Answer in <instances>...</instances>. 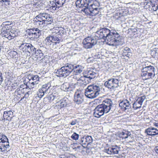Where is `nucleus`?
<instances>
[{"mask_svg":"<svg viewBox=\"0 0 158 158\" xmlns=\"http://www.w3.org/2000/svg\"><path fill=\"white\" fill-rule=\"evenodd\" d=\"M19 49L24 52L27 54L33 55L34 53L35 47L31 44L26 43H23L19 47Z\"/></svg>","mask_w":158,"mask_h":158,"instance_id":"nucleus-8","label":"nucleus"},{"mask_svg":"<svg viewBox=\"0 0 158 158\" xmlns=\"http://www.w3.org/2000/svg\"><path fill=\"white\" fill-rule=\"evenodd\" d=\"M3 25L5 26L4 27H8V26L11 24V22L9 21H6L3 23Z\"/></svg>","mask_w":158,"mask_h":158,"instance_id":"nucleus-47","label":"nucleus"},{"mask_svg":"<svg viewBox=\"0 0 158 158\" xmlns=\"http://www.w3.org/2000/svg\"><path fill=\"white\" fill-rule=\"evenodd\" d=\"M97 38L95 35L88 36L85 38L82 42L83 47L86 49L92 48L97 44Z\"/></svg>","mask_w":158,"mask_h":158,"instance_id":"nucleus-6","label":"nucleus"},{"mask_svg":"<svg viewBox=\"0 0 158 158\" xmlns=\"http://www.w3.org/2000/svg\"><path fill=\"white\" fill-rule=\"evenodd\" d=\"M67 0H55V2L58 5V7H61L64 4Z\"/></svg>","mask_w":158,"mask_h":158,"instance_id":"nucleus-42","label":"nucleus"},{"mask_svg":"<svg viewBox=\"0 0 158 158\" xmlns=\"http://www.w3.org/2000/svg\"><path fill=\"white\" fill-rule=\"evenodd\" d=\"M145 133L149 136H153L158 134V130L155 127H150L145 130Z\"/></svg>","mask_w":158,"mask_h":158,"instance_id":"nucleus-18","label":"nucleus"},{"mask_svg":"<svg viewBox=\"0 0 158 158\" xmlns=\"http://www.w3.org/2000/svg\"><path fill=\"white\" fill-rule=\"evenodd\" d=\"M50 100L52 101L55 100L56 101L60 98V96L58 93L56 91H54L52 92L49 97Z\"/></svg>","mask_w":158,"mask_h":158,"instance_id":"nucleus-25","label":"nucleus"},{"mask_svg":"<svg viewBox=\"0 0 158 158\" xmlns=\"http://www.w3.org/2000/svg\"><path fill=\"white\" fill-rule=\"evenodd\" d=\"M13 116V113L11 110L6 111L3 112V117L4 119L6 120L10 121Z\"/></svg>","mask_w":158,"mask_h":158,"instance_id":"nucleus-22","label":"nucleus"},{"mask_svg":"<svg viewBox=\"0 0 158 158\" xmlns=\"http://www.w3.org/2000/svg\"><path fill=\"white\" fill-rule=\"evenodd\" d=\"M34 53L33 55H35V56L38 60H41L44 57V56L42 51L40 49H37L35 48Z\"/></svg>","mask_w":158,"mask_h":158,"instance_id":"nucleus-21","label":"nucleus"},{"mask_svg":"<svg viewBox=\"0 0 158 158\" xmlns=\"http://www.w3.org/2000/svg\"><path fill=\"white\" fill-rule=\"evenodd\" d=\"M100 91V89L99 86L92 85H89L86 89L85 94L87 97L92 99L98 96Z\"/></svg>","mask_w":158,"mask_h":158,"instance_id":"nucleus-4","label":"nucleus"},{"mask_svg":"<svg viewBox=\"0 0 158 158\" xmlns=\"http://www.w3.org/2000/svg\"><path fill=\"white\" fill-rule=\"evenodd\" d=\"M68 100L66 98H64L60 101V106L61 108L67 106L68 105Z\"/></svg>","mask_w":158,"mask_h":158,"instance_id":"nucleus-30","label":"nucleus"},{"mask_svg":"<svg viewBox=\"0 0 158 158\" xmlns=\"http://www.w3.org/2000/svg\"><path fill=\"white\" fill-rule=\"evenodd\" d=\"M144 8L152 12L156 11L158 8V1L156 0H145L144 2Z\"/></svg>","mask_w":158,"mask_h":158,"instance_id":"nucleus-9","label":"nucleus"},{"mask_svg":"<svg viewBox=\"0 0 158 158\" xmlns=\"http://www.w3.org/2000/svg\"><path fill=\"white\" fill-rule=\"evenodd\" d=\"M10 36L8 38V40H10L13 39L15 37L16 35V32L15 29H12L10 30H9Z\"/></svg>","mask_w":158,"mask_h":158,"instance_id":"nucleus-35","label":"nucleus"},{"mask_svg":"<svg viewBox=\"0 0 158 158\" xmlns=\"http://www.w3.org/2000/svg\"><path fill=\"white\" fill-rule=\"evenodd\" d=\"M155 70L153 66L150 65L146 66L142 69L141 75L142 77H145L146 79H150L155 76Z\"/></svg>","mask_w":158,"mask_h":158,"instance_id":"nucleus-7","label":"nucleus"},{"mask_svg":"<svg viewBox=\"0 0 158 158\" xmlns=\"http://www.w3.org/2000/svg\"><path fill=\"white\" fill-rule=\"evenodd\" d=\"M84 96L81 93L76 92L74 95V101L77 104H81L84 101Z\"/></svg>","mask_w":158,"mask_h":158,"instance_id":"nucleus-16","label":"nucleus"},{"mask_svg":"<svg viewBox=\"0 0 158 158\" xmlns=\"http://www.w3.org/2000/svg\"><path fill=\"white\" fill-rule=\"evenodd\" d=\"M28 79L29 80L28 81H27V83L26 86V88H27V87L28 88L29 87V86L30 85H31L32 86H31V87H32V86H33L34 85H35V83L33 81V80L30 78H29L28 77Z\"/></svg>","mask_w":158,"mask_h":158,"instance_id":"nucleus-40","label":"nucleus"},{"mask_svg":"<svg viewBox=\"0 0 158 158\" xmlns=\"http://www.w3.org/2000/svg\"><path fill=\"white\" fill-rule=\"evenodd\" d=\"M36 28H34L30 29H28L27 31V32L28 34V35H29L30 37H31L32 35L34 34L35 32L36 31V30H35L34 29H36Z\"/></svg>","mask_w":158,"mask_h":158,"instance_id":"nucleus-43","label":"nucleus"},{"mask_svg":"<svg viewBox=\"0 0 158 158\" xmlns=\"http://www.w3.org/2000/svg\"><path fill=\"white\" fill-rule=\"evenodd\" d=\"M9 147L8 139L3 133H0V149L2 151L6 150Z\"/></svg>","mask_w":158,"mask_h":158,"instance_id":"nucleus-13","label":"nucleus"},{"mask_svg":"<svg viewBox=\"0 0 158 158\" xmlns=\"http://www.w3.org/2000/svg\"><path fill=\"white\" fill-rule=\"evenodd\" d=\"M112 105V102L110 99H107L103 101L101 104L98 105L94 109V116L97 118H100L104 113H108Z\"/></svg>","mask_w":158,"mask_h":158,"instance_id":"nucleus-3","label":"nucleus"},{"mask_svg":"<svg viewBox=\"0 0 158 158\" xmlns=\"http://www.w3.org/2000/svg\"><path fill=\"white\" fill-rule=\"evenodd\" d=\"M120 147L117 145L112 146L111 147L104 149V152L110 155L118 154L120 150Z\"/></svg>","mask_w":158,"mask_h":158,"instance_id":"nucleus-15","label":"nucleus"},{"mask_svg":"<svg viewBox=\"0 0 158 158\" xmlns=\"http://www.w3.org/2000/svg\"><path fill=\"white\" fill-rule=\"evenodd\" d=\"M75 4L79 8L85 7L81 11L87 15L95 16L99 11L100 3L96 0H77Z\"/></svg>","mask_w":158,"mask_h":158,"instance_id":"nucleus-2","label":"nucleus"},{"mask_svg":"<svg viewBox=\"0 0 158 158\" xmlns=\"http://www.w3.org/2000/svg\"><path fill=\"white\" fill-rule=\"evenodd\" d=\"M145 96H142L139 97L137 99L136 101L141 106L143 102L145 99Z\"/></svg>","mask_w":158,"mask_h":158,"instance_id":"nucleus-41","label":"nucleus"},{"mask_svg":"<svg viewBox=\"0 0 158 158\" xmlns=\"http://www.w3.org/2000/svg\"><path fill=\"white\" fill-rule=\"evenodd\" d=\"M93 138L91 136L87 135L86 136H84L81 138V139L78 142L79 144L81 145H85V146H88L90 143H92Z\"/></svg>","mask_w":158,"mask_h":158,"instance_id":"nucleus-14","label":"nucleus"},{"mask_svg":"<svg viewBox=\"0 0 158 158\" xmlns=\"http://www.w3.org/2000/svg\"><path fill=\"white\" fill-rule=\"evenodd\" d=\"M157 50H158V49L155 48L154 49V51L156 52V53H157L156 52L157 51Z\"/></svg>","mask_w":158,"mask_h":158,"instance_id":"nucleus-55","label":"nucleus"},{"mask_svg":"<svg viewBox=\"0 0 158 158\" xmlns=\"http://www.w3.org/2000/svg\"><path fill=\"white\" fill-rule=\"evenodd\" d=\"M3 80V77L2 76V74L0 71V85L1 84Z\"/></svg>","mask_w":158,"mask_h":158,"instance_id":"nucleus-49","label":"nucleus"},{"mask_svg":"<svg viewBox=\"0 0 158 158\" xmlns=\"http://www.w3.org/2000/svg\"><path fill=\"white\" fill-rule=\"evenodd\" d=\"M6 73H7L8 74V75H9L10 73H9V72H8Z\"/></svg>","mask_w":158,"mask_h":158,"instance_id":"nucleus-60","label":"nucleus"},{"mask_svg":"<svg viewBox=\"0 0 158 158\" xmlns=\"http://www.w3.org/2000/svg\"><path fill=\"white\" fill-rule=\"evenodd\" d=\"M79 135L76 132H74L71 136V138L73 140H77L79 139Z\"/></svg>","mask_w":158,"mask_h":158,"instance_id":"nucleus-44","label":"nucleus"},{"mask_svg":"<svg viewBox=\"0 0 158 158\" xmlns=\"http://www.w3.org/2000/svg\"><path fill=\"white\" fill-rule=\"evenodd\" d=\"M8 57L12 58H18V55L17 53L15 51H11L8 53Z\"/></svg>","mask_w":158,"mask_h":158,"instance_id":"nucleus-31","label":"nucleus"},{"mask_svg":"<svg viewBox=\"0 0 158 158\" xmlns=\"http://www.w3.org/2000/svg\"><path fill=\"white\" fill-rule=\"evenodd\" d=\"M131 135L130 132L125 131L120 133L119 135L121 138L123 139L127 138L128 136H130Z\"/></svg>","mask_w":158,"mask_h":158,"instance_id":"nucleus-33","label":"nucleus"},{"mask_svg":"<svg viewBox=\"0 0 158 158\" xmlns=\"http://www.w3.org/2000/svg\"><path fill=\"white\" fill-rule=\"evenodd\" d=\"M77 122V120L76 119H74V120L72 121L70 124L72 125H74L76 124Z\"/></svg>","mask_w":158,"mask_h":158,"instance_id":"nucleus-50","label":"nucleus"},{"mask_svg":"<svg viewBox=\"0 0 158 158\" xmlns=\"http://www.w3.org/2000/svg\"><path fill=\"white\" fill-rule=\"evenodd\" d=\"M58 5L56 2H50L47 7L48 8V10H51V12H53L55 10H57L60 7L58 6Z\"/></svg>","mask_w":158,"mask_h":158,"instance_id":"nucleus-23","label":"nucleus"},{"mask_svg":"<svg viewBox=\"0 0 158 158\" xmlns=\"http://www.w3.org/2000/svg\"><path fill=\"white\" fill-rule=\"evenodd\" d=\"M122 51V55L123 56L129 58L132 56L131 50L128 47H126L123 48Z\"/></svg>","mask_w":158,"mask_h":158,"instance_id":"nucleus-20","label":"nucleus"},{"mask_svg":"<svg viewBox=\"0 0 158 158\" xmlns=\"http://www.w3.org/2000/svg\"><path fill=\"white\" fill-rule=\"evenodd\" d=\"M34 5H35V6H36V5L38 6V5L37 4V2H35V4H34Z\"/></svg>","mask_w":158,"mask_h":158,"instance_id":"nucleus-58","label":"nucleus"},{"mask_svg":"<svg viewBox=\"0 0 158 158\" xmlns=\"http://www.w3.org/2000/svg\"><path fill=\"white\" fill-rule=\"evenodd\" d=\"M29 78L32 79L35 85L39 83V77L38 75H32L29 76Z\"/></svg>","mask_w":158,"mask_h":158,"instance_id":"nucleus-32","label":"nucleus"},{"mask_svg":"<svg viewBox=\"0 0 158 158\" xmlns=\"http://www.w3.org/2000/svg\"><path fill=\"white\" fill-rule=\"evenodd\" d=\"M70 157H71V158H76V157L73 156H71Z\"/></svg>","mask_w":158,"mask_h":158,"instance_id":"nucleus-56","label":"nucleus"},{"mask_svg":"<svg viewBox=\"0 0 158 158\" xmlns=\"http://www.w3.org/2000/svg\"><path fill=\"white\" fill-rule=\"evenodd\" d=\"M112 82V84L113 85V87L114 89L116 88H117L118 86L119 81L116 78H111L110 79Z\"/></svg>","mask_w":158,"mask_h":158,"instance_id":"nucleus-37","label":"nucleus"},{"mask_svg":"<svg viewBox=\"0 0 158 158\" xmlns=\"http://www.w3.org/2000/svg\"><path fill=\"white\" fill-rule=\"evenodd\" d=\"M34 29L36 30V31L31 36L30 39L31 40H35V39H37L41 35V31L38 28H36V29Z\"/></svg>","mask_w":158,"mask_h":158,"instance_id":"nucleus-26","label":"nucleus"},{"mask_svg":"<svg viewBox=\"0 0 158 158\" xmlns=\"http://www.w3.org/2000/svg\"><path fill=\"white\" fill-rule=\"evenodd\" d=\"M72 68L73 64H67L57 70L56 76L59 77H66L72 72Z\"/></svg>","mask_w":158,"mask_h":158,"instance_id":"nucleus-5","label":"nucleus"},{"mask_svg":"<svg viewBox=\"0 0 158 158\" xmlns=\"http://www.w3.org/2000/svg\"><path fill=\"white\" fill-rule=\"evenodd\" d=\"M22 86H23V85H21V86H21V88H23V87Z\"/></svg>","mask_w":158,"mask_h":158,"instance_id":"nucleus-61","label":"nucleus"},{"mask_svg":"<svg viewBox=\"0 0 158 158\" xmlns=\"http://www.w3.org/2000/svg\"><path fill=\"white\" fill-rule=\"evenodd\" d=\"M153 125L155 127H158V122L153 123Z\"/></svg>","mask_w":158,"mask_h":158,"instance_id":"nucleus-53","label":"nucleus"},{"mask_svg":"<svg viewBox=\"0 0 158 158\" xmlns=\"http://www.w3.org/2000/svg\"><path fill=\"white\" fill-rule=\"evenodd\" d=\"M72 72L73 74L75 75H78L81 73L82 71L83 68L81 65H78L74 66L73 65Z\"/></svg>","mask_w":158,"mask_h":158,"instance_id":"nucleus-24","label":"nucleus"},{"mask_svg":"<svg viewBox=\"0 0 158 158\" xmlns=\"http://www.w3.org/2000/svg\"><path fill=\"white\" fill-rule=\"evenodd\" d=\"M51 87V83H48L42 85L41 88L39 89L37 93L38 97L41 98L45 94H47L50 92Z\"/></svg>","mask_w":158,"mask_h":158,"instance_id":"nucleus-11","label":"nucleus"},{"mask_svg":"<svg viewBox=\"0 0 158 158\" xmlns=\"http://www.w3.org/2000/svg\"><path fill=\"white\" fill-rule=\"evenodd\" d=\"M1 2H9L10 0H2Z\"/></svg>","mask_w":158,"mask_h":158,"instance_id":"nucleus-54","label":"nucleus"},{"mask_svg":"<svg viewBox=\"0 0 158 158\" xmlns=\"http://www.w3.org/2000/svg\"><path fill=\"white\" fill-rule=\"evenodd\" d=\"M60 37L57 36V35H50L47 37L45 40L46 44L47 45H56L60 42Z\"/></svg>","mask_w":158,"mask_h":158,"instance_id":"nucleus-10","label":"nucleus"},{"mask_svg":"<svg viewBox=\"0 0 158 158\" xmlns=\"http://www.w3.org/2000/svg\"><path fill=\"white\" fill-rule=\"evenodd\" d=\"M11 27V26L9 27H3L1 29V35L7 38L8 39V38L10 36L9 29Z\"/></svg>","mask_w":158,"mask_h":158,"instance_id":"nucleus-19","label":"nucleus"},{"mask_svg":"<svg viewBox=\"0 0 158 158\" xmlns=\"http://www.w3.org/2000/svg\"><path fill=\"white\" fill-rule=\"evenodd\" d=\"M22 93V91L20 90V88H17L16 90L15 94V95L17 96L18 95H20Z\"/></svg>","mask_w":158,"mask_h":158,"instance_id":"nucleus-45","label":"nucleus"},{"mask_svg":"<svg viewBox=\"0 0 158 158\" xmlns=\"http://www.w3.org/2000/svg\"><path fill=\"white\" fill-rule=\"evenodd\" d=\"M96 58V57L95 56V57L94 58L93 56L90 57L87 59V61L88 62H93L94 59Z\"/></svg>","mask_w":158,"mask_h":158,"instance_id":"nucleus-46","label":"nucleus"},{"mask_svg":"<svg viewBox=\"0 0 158 158\" xmlns=\"http://www.w3.org/2000/svg\"><path fill=\"white\" fill-rule=\"evenodd\" d=\"M65 31V30L64 28L60 27L57 30L56 34L57 35H60L61 36L64 35Z\"/></svg>","mask_w":158,"mask_h":158,"instance_id":"nucleus-39","label":"nucleus"},{"mask_svg":"<svg viewBox=\"0 0 158 158\" xmlns=\"http://www.w3.org/2000/svg\"><path fill=\"white\" fill-rule=\"evenodd\" d=\"M25 98V97H23V98H22L20 100V101H21L23 99H24V98Z\"/></svg>","mask_w":158,"mask_h":158,"instance_id":"nucleus-57","label":"nucleus"},{"mask_svg":"<svg viewBox=\"0 0 158 158\" xmlns=\"http://www.w3.org/2000/svg\"><path fill=\"white\" fill-rule=\"evenodd\" d=\"M154 151L158 155V146L155 147L154 149Z\"/></svg>","mask_w":158,"mask_h":158,"instance_id":"nucleus-52","label":"nucleus"},{"mask_svg":"<svg viewBox=\"0 0 158 158\" xmlns=\"http://www.w3.org/2000/svg\"><path fill=\"white\" fill-rule=\"evenodd\" d=\"M97 74L92 71H89L85 73L83 76L81 77V78L83 79L85 82V85L89 84L91 80L96 77Z\"/></svg>","mask_w":158,"mask_h":158,"instance_id":"nucleus-12","label":"nucleus"},{"mask_svg":"<svg viewBox=\"0 0 158 158\" xmlns=\"http://www.w3.org/2000/svg\"><path fill=\"white\" fill-rule=\"evenodd\" d=\"M61 90L65 91H68L72 90V88L70 86V85L68 83H65L61 86Z\"/></svg>","mask_w":158,"mask_h":158,"instance_id":"nucleus-27","label":"nucleus"},{"mask_svg":"<svg viewBox=\"0 0 158 158\" xmlns=\"http://www.w3.org/2000/svg\"><path fill=\"white\" fill-rule=\"evenodd\" d=\"M111 82L110 79H109L105 82L104 85L108 89H114L113 85L112 84V82Z\"/></svg>","mask_w":158,"mask_h":158,"instance_id":"nucleus-34","label":"nucleus"},{"mask_svg":"<svg viewBox=\"0 0 158 158\" xmlns=\"http://www.w3.org/2000/svg\"><path fill=\"white\" fill-rule=\"evenodd\" d=\"M35 24L39 27L42 28L44 26H46V22H45V20L40 21H37L34 22Z\"/></svg>","mask_w":158,"mask_h":158,"instance_id":"nucleus-36","label":"nucleus"},{"mask_svg":"<svg viewBox=\"0 0 158 158\" xmlns=\"http://www.w3.org/2000/svg\"><path fill=\"white\" fill-rule=\"evenodd\" d=\"M45 21L46 22V25L51 23L53 21L52 18L50 15L47 13H45Z\"/></svg>","mask_w":158,"mask_h":158,"instance_id":"nucleus-29","label":"nucleus"},{"mask_svg":"<svg viewBox=\"0 0 158 158\" xmlns=\"http://www.w3.org/2000/svg\"><path fill=\"white\" fill-rule=\"evenodd\" d=\"M137 103L136 102H135L133 104V108L135 110L137 109L138 108H139L141 107V106H137Z\"/></svg>","mask_w":158,"mask_h":158,"instance_id":"nucleus-48","label":"nucleus"},{"mask_svg":"<svg viewBox=\"0 0 158 158\" xmlns=\"http://www.w3.org/2000/svg\"><path fill=\"white\" fill-rule=\"evenodd\" d=\"M119 106L120 107L121 109L123 111L129 110L131 107V105L130 104L129 102L126 99L121 101L119 103Z\"/></svg>","mask_w":158,"mask_h":158,"instance_id":"nucleus-17","label":"nucleus"},{"mask_svg":"<svg viewBox=\"0 0 158 158\" xmlns=\"http://www.w3.org/2000/svg\"><path fill=\"white\" fill-rule=\"evenodd\" d=\"M79 82L80 84H81L82 85H85V83H85L84 82V80H83V79H82L81 78V77L80 78V80H79Z\"/></svg>","mask_w":158,"mask_h":158,"instance_id":"nucleus-51","label":"nucleus"},{"mask_svg":"<svg viewBox=\"0 0 158 158\" xmlns=\"http://www.w3.org/2000/svg\"><path fill=\"white\" fill-rule=\"evenodd\" d=\"M2 47L0 45V52L1 51Z\"/></svg>","mask_w":158,"mask_h":158,"instance_id":"nucleus-59","label":"nucleus"},{"mask_svg":"<svg viewBox=\"0 0 158 158\" xmlns=\"http://www.w3.org/2000/svg\"><path fill=\"white\" fill-rule=\"evenodd\" d=\"M94 35L97 40L103 39L109 45H116V43L121 41L120 35L115 30H110L107 28H102L97 31Z\"/></svg>","mask_w":158,"mask_h":158,"instance_id":"nucleus-1","label":"nucleus"},{"mask_svg":"<svg viewBox=\"0 0 158 158\" xmlns=\"http://www.w3.org/2000/svg\"><path fill=\"white\" fill-rule=\"evenodd\" d=\"M141 30L140 29L136 28H134L133 26H132L131 27L129 28L128 29V33H134L137 34V32L138 31H140V30Z\"/></svg>","mask_w":158,"mask_h":158,"instance_id":"nucleus-38","label":"nucleus"},{"mask_svg":"<svg viewBox=\"0 0 158 158\" xmlns=\"http://www.w3.org/2000/svg\"><path fill=\"white\" fill-rule=\"evenodd\" d=\"M45 13H40L34 19V22L45 20Z\"/></svg>","mask_w":158,"mask_h":158,"instance_id":"nucleus-28","label":"nucleus"}]
</instances>
